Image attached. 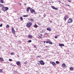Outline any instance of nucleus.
<instances>
[{
	"mask_svg": "<svg viewBox=\"0 0 74 74\" xmlns=\"http://www.w3.org/2000/svg\"><path fill=\"white\" fill-rule=\"evenodd\" d=\"M32 25V23L28 22L26 24V26L27 27H30Z\"/></svg>",
	"mask_w": 74,
	"mask_h": 74,
	"instance_id": "obj_1",
	"label": "nucleus"
},
{
	"mask_svg": "<svg viewBox=\"0 0 74 74\" xmlns=\"http://www.w3.org/2000/svg\"><path fill=\"white\" fill-rule=\"evenodd\" d=\"M73 20L72 18H70L69 19L68 21V23H71L73 22Z\"/></svg>",
	"mask_w": 74,
	"mask_h": 74,
	"instance_id": "obj_2",
	"label": "nucleus"
},
{
	"mask_svg": "<svg viewBox=\"0 0 74 74\" xmlns=\"http://www.w3.org/2000/svg\"><path fill=\"white\" fill-rule=\"evenodd\" d=\"M12 32L13 34H15V31L14 29V28L12 27Z\"/></svg>",
	"mask_w": 74,
	"mask_h": 74,
	"instance_id": "obj_3",
	"label": "nucleus"
},
{
	"mask_svg": "<svg viewBox=\"0 0 74 74\" xmlns=\"http://www.w3.org/2000/svg\"><path fill=\"white\" fill-rule=\"evenodd\" d=\"M30 11L31 13H32V14H33V12L34 13H35V10H34V9L32 8H31L30 9Z\"/></svg>",
	"mask_w": 74,
	"mask_h": 74,
	"instance_id": "obj_4",
	"label": "nucleus"
},
{
	"mask_svg": "<svg viewBox=\"0 0 74 74\" xmlns=\"http://www.w3.org/2000/svg\"><path fill=\"white\" fill-rule=\"evenodd\" d=\"M40 64H41L42 65H44L45 64V63L44 62H43V61L42 60L40 61Z\"/></svg>",
	"mask_w": 74,
	"mask_h": 74,
	"instance_id": "obj_5",
	"label": "nucleus"
},
{
	"mask_svg": "<svg viewBox=\"0 0 74 74\" xmlns=\"http://www.w3.org/2000/svg\"><path fill=\"white\" fill-rule=\"evenodd\" d=\"M69 18V16L67 15L64 17V20L66 21V19H67L68 18Z\"/></svg>",
	"mask_w": 74,
	"mask_h": 74,
	"instance_id": "obj_6",
	"label": "nucleus"
},
{
	"mask_svg": "<svg viewBox=\"0 0 74 74\" xmlns=\"http://www.w3.org/2000/svg\"><path fill=\"white\" fill-rule=\"evenodd\" d=\"M51 8H53V10H58V8H55V7L53 6H51Z\"/></svg>",
	"mask_w": 74,
	"mask_h": 74,
	"instance_id": "obj_7",
	"label": "nucleus"
},
{
	"mask_svg": "<svg viewBox=\"0 0 74 74\" xmlns=\"http://www.w3.org/2000/svg\"><path fill=\"white\" fill-rule=\"evenodd\" d=\"M16 63L17 65H18V66H19V65L21 64V62H20V61L17 62Z\"/></svg>",
	"mask_w": 74,
	"mask_h": 74,
	"instance_id": "obj_8",
	"label": "nucleus"
},
{
	"mask_svg": "<svg viewBox=\"0 0 74 74\" xmlns=\"http://www.w3.org/2000/svg\"><path fill=\"white\" fill-rule=\"evenodd\" d=\"M59 45L60 47H64V45L62 44L59 43Z\"/></svg>",
	"mask_w": 74,
	"mask_h": 74,
	"instance_id": "obj_9",
	"label": "nucleus"
},
{
	"mask_svg": "<svg viewBox=\"0 0 74 74\" xmlns=\"http://www.w3.org/2000/svg\"><path fill=\"white\" fill-rule=\"evenodd\" d=\"M28 38H32V37H33V36H32V35H29L28 36Z\"/></svg>",
	"mask_w": 74,
	"mask_h": 74,
	"instance_id": "obj_10",
	"label": "nucleus"
},
{
	"mask_svg": "<svg viewBox=\"0 0 74 74\" xmlns=\"http://www.w3.org/2000/svg\"><path fill=\"white\" fill-rule=\"evenodd\" d=\"M69 69L71 71H73V70H74V68L72 67H71L69 68Z\"/></svg>",
	"mask_w": 74,
	"mask_h": 74,
	"instance_id": "obj_11",
	"label": "nucleus"
},
{
	"mask_svg": "<svg viewBox=\"0 0 74 74\" xmlns=\"http://www.w3.org/2000/svg\"><path fill=\"white\" fill-rule=\"evenodd\" d=\"M30 7H29L27 8V11L28 12V11H29V10H30Z\"/></svg>",
	"mask_w": 74,
	"mask_h": 74,
	"instance_id": "obj_12",
	"label": "nucleus"
},
{
	"mask_svg": "<svg viewBox=\"0 0 74 74\" xmlns=\"http://www.w3.org/2000/svg\"><path fill=\"white\" fill-rule=\"evenodd\" d=\"M2 9L3 10V11H6V10H5V7H3L2 8Z\"/></svg>",
	"mask_w": 74,
	"mask_h": 74,
	"instance_id": "obj_13",
	"label": "nucleus"
},
{
	"mask_svg": "<svg viewBox=\"0 0 74 74\" xmlns=\"http://www.w3.org/2000/svg\"><path fill=\"white\" fill-rule=\"evenodd\" d=\"M51 64L53 66H55L56 65V63L54 62H51Z\"/></svg>",
	"mask_w": 74,
	"mask_h": 74,
	"instance_id": "obj_14",
	"label": "nucleus"
},
{
	"mask_svg": "<svg viewBox=\"0 0 74 74\" xmlns=\"http://www.w3.org/2000/svg\"><path fill=\"white\" fill-rule=\"evenodd\" d=\"M47 30H48V31H49L50 32L51 31V29L50 28H47Z\"/></svg>",
	"mask_w": 74,
	"mask_h": 74,
	"instance_id": "obj_15",
	"label": "nucleus"
},
{
	"mask_svg": "<svg viewBox=\"0 0 74 74\" xmlns=\"http://www.w3.org/2000/svg\"><path fill=\"white\" fill-rule=\"evenodd\" d=\"M29 20H30V21H31V22H33V21H34V20L32 18H30L29 19Z\"/></svg>",
	"mask_w": 74,
	"mask_h": 74,
	"instance_id": "obj_16",
	"label": "nucleus"
},
{
	"mask_svg": "<svg viewBox=\"0 0 74 74\" xmlns=\"http://www.w3.org/2000/svg\"><path fill=\"white\" fill-rule=\"evenodd\" d=\"M34 27H35V28H37V27H38V25H37L36 24H35L34 25Z\"/></svg>",
	"mask_w": 74,
	"mask_h": 74,
	"instance_id": "obj_17",
	"label": "nucleus"
},
{
	"mask_svg": "<svg viewBox=\"0 0 74 74\" xmlns=\"http://www.w3.org/2000/svg\"><path fill=\"white\" fill-rule=\"evenodd\" d=\"M0 2L2 4H3V3H4V1H3V0H0Z\"/></svg>",
	"mask_w": 74,
	"mask_h": 74,
	"instance_id": "obj_18",
	"label": "nucleus"
},
{
	"mask_svg": "<svg viewBox=\"0 0 74 74\" xmlns=\"http://www.w3.org/2000/svg\"><path fill=\"white\" fill-rule=\"evenodd\" d=\"M3 58H0V61H1V62H3Z\"/></svg>",
	"mask_w": 74,
	"mask_h": 74,
	"instance_id": "obj_19",
	"label": "nucleus"
},
{
	"mask_svg": "<svg viewBox=\"0 0 74 74\" xmlns=\"http://www.w3.org/2000/svg\"><path fill=\"white\" fill-rule=\"evenodd\" d=\"M28 15H24L23 16V17H27V16H28Z\"/></svg>",
	"mask_w": 74,
	"mask_h": 74,
	"instance_id": "obj_20",
	"label": "nucleus"
},
{
	"mask_svg": "<svg viewBox=\"0 0 74 74\" xmlns=\"http://www.w3.org/2000/svg\"><path fill=\"white\" fill-rule=\"evenodd\" d=\"M5 8L6 11H7V10H8V7H5Z\"/></svg>",
	"mask_w": 74,
	"mask_h": 74,
	"instance_id": "obj_21",
	"label": "nucleus"
},
{
	"mask_svg": "<svg viewBox=\"0 0 74 74\" xmlns=\"http://www.w3.org/2000/svg\"><path fill=\"white\" fill-rule=\"evenodd\" d=\"M6 27L7 28H8L10 27V26L9 25H6Z\"/></svg>",
	"mask_w": 74,
	"mask_h": 74,
	"instance_id": "obj_22",
	"label": "nucleus"
},
{
	"mask_svg": "<svg viewBox=\"0 0 74 74\" xmlns=\"http://www.w3.org/2000/svg\"><path fill=\"white\" fill-rule=\"evenodd\" d=\"M62 66H63L64 67H65L66 66V64H62Z\"/></svg>",
	"mask_w": 74,
	"mask_h": 74,
	"instance_id": "obj_23",
	"label": "nucleus"
},
{
	"mask_svg": "<svg viewBox=\"0 0 74 74\" xmlns=\"http://www.w3.org/2000/svg\"><path fill=\"white\" fill-rule=\"evenodd\" d=\"M49 44H52V42L51 41H50L49 42Z\"/></svg>",
	"mask_w": 74,
	"mask_h": 74,
	"instance_id": "obj_24",
	"label": "nucleus"
},
{
	"mask_svg": "<svg viewBox=\"0 0 74 74\" xmlns=\"http://www.w3.org/2000/svg\"><path fill=\"white\" fill-rule=\"evenodd\" d=\"M20 19L21 20V21H23V18L22 17H20Z\"/></svg>",
	"mask_w": 74,
	"mask_h": 74,
	"instance_id": "obj_25",
	"label": "nucleus"
},
{
	"mask_svg": "<svg viewBox=\"0 0 74 74\" xmlns=\"http://www.w3.org/2000/svg\"><path fill=\"white\" fill-rule=\"evenodd\" d=\"M28 42H32V40H29L28 41Z\"/></svg>",
	"mask_w": 74,
	"mask_h": 74,
	"instance_id": "obj_26",
	"label": "nucleus"
},
{
	"mask_svg": "<svg viewBox=\"0 0 74 74\" xmlns=\"http://www.w3.org/2000/svg\"><path fill=\"white\" fill-rule=\"evenodd\" d=\"M56 63L57 64H59V62H58V61H56Z\"/></svg>",
	"mask_w": 74,
	"mask_h": 74,
	"instance_id": "obj_27",
	"label": "nucleus"
},
{
	"mask_svg": "<svg viewBox=\"0 0 74 74\" xmlns=\"http://www.w3.org/2000/svg\"><path fill=\"white\" fill-rule=\"evenodd\" d=\"M27 61H26L25 62H24V64H27Z\"/></svg>",
	"mask_w": 74,
	"mask_h": 74,
	"instance_id": "obj_28",
	"label": "nucleus"
},
{
	"mask_svg": "<svg viewBox=\"0 0 74 74\" xmlns=\"http://www.w3.org/2000/svg\"><path fill=\"white\" fill-rule=\"evenodd\" d=\"M55 38H58V36H55Z\"/></svg>",
	"mask_w": 74,
	"mask_h": 74,
	"instance_id": "obj_29",
	"label": "nucleus"
},
{
	"mask_svg": "<svg viewBox=\"0 0 74 74\" xmlns=\"http://www.w3.org/2000/svg\"><path fill=\"white\" fill-rule=\"evenodd\" d=\"M14 54L13 53H10V55H14Z\"/></svg>",
	"mask_w": 74,
	"mask_h": 74,
	"instance_id": "obj_30",
	"label": "nucleus"
},
{
	"mask_svg": "<svg viewBox=\"0 0 74 74\" xmlns=\"http://www.w3.org/2000/svg\"><path fill=\"white\" fill-rule=\"evenodd\" d=\"M0 7H3V5L0 4Z\"/></svg>",
	"mask_w": 74,
	"mask_h": 74,
	"instance_id": "obj_31",
	"label": "nucleus"
},
{
	"mask_svg": "<svg viewBox=\"0 0 74 74\" xmlns=\"http://www.w3.org/2000/svg\"><path fill=\"white\" fill-rule=\"evenodd\" d=\"M46 43H47V44H48V43H49V41H46Z\"/></svg>",
	"mask_w": 74,
	"mask_h": 74,
	"instance_id": "obj_32",
	"label": "nucleus"
},
{
	"mask_svg": "<svg viewBox=\"0 0 74 74\" xmlns=\"http://www.w3.org/2000/svg\"><path fill=\"white\" fill-rule=\"evenodd\" d=\"M9 61H10V62H11L12 60L11 59H9Z\"/></svg>",
	"mask_w": 74,
	"mask_h": 74,
	"instance_id": "obj_33",
	"label": "nucleus"
},
{
	"mask_svg": "<svg viewBox=\"0 0 74 74\" xmlns=\"http://www.w3.org/2000/svg\"><path fill=\"white\" fill-rule=\"evenodd\" d=\"M2 72H3V71L1 69H0V72L2 73Z\"/></svg>",
	"mask_w": 74,
	"mask_h": 74,
	"instance_id": "obj_34",
	"label": "nucleus"
},
{
	"mask_svg": "<svg viewBox=\"0 0 74 74\" xmlns=\"http://www.w3.org/2000/svg\"><path fill=\"white\" fill-rule=\"evenodd\" d=\"M2 26H3V24H2L0 25V27H2Z\"/></svg>",
	"mask_w": 74,
	"mask_h": 74,
	"instance_id": "obj_35",
	"label": "nucleus"
},
{
	"mask_svg": "<svg viewBox=\"0 0 74 74\" xmlns=\"http://www.w3.org/2000/svg\"><path fill=\"white\" fill-rule=\"evenodd\" d=\"M68 1H69V2H71V1L70 0H68Z\"/></svg>",
	"mask_w": 74,
	"mask_h": 74,
	"instance_id": "obj_36",
	"label": "nucleus"
},
{
	"mask_svg": "<svg viewBox=\"0 0 74 74\" xmlns=\"http://www.w3.org/2000/svg\"><path fill=\"white\" fill-rule=\"evenodd\" d=\"M43 16H44V17H45V16H46V15L45 14H44Z\"/></svg>",
	"mask_w": 74,
	"mask_h": 74,
	"instance_id": "obj_37",
	"label": "nucleus"
},
{
	"mask_svg": "<svg viewBox=\"0 0 74 74\" xmlns=\"http://www.w3.org/2000/svg\"><path fill=\"white\" fill-rule=\"evenodd\" d=\"M58 2H59V3H61V1H58Z\"/></svg>",
	"mask_w": 74,
	"mask_h": 74,
	"instance_id": "obj_38",
	"label": "nucleus"
},
{
	"mask_svg": "<svg viewBox=\"0 0 74 74\" xmlns=\"http://www.w3.org/2000/svg\"><path fill=\"white\" fill-rule=\"evenodd\" d=\"M37 64H39V65H40V63H38H38H37Z\"/></svg>",
	"mask_w": 74,
	"mask_h": 74,
	"instance_id": "obj_39",
	"label": "nucleus"
},
{
	"mask_svg": "<svg viewBox=\"0 0 74 74\" xmlns=\"http://www.w3.org/2000/svg\"><path fill=\"white\" fill-rule=\"evenodd\" d=\"M45 34H48V33H45Z\"/></svg>",
	"mask_w": 74,
	"mask_h": 74,
	"instance_id": "obj_40",
	"label": "nucleus"
},
{
	"mask_svg": "<svg viewBox=\"0 0 74 74\" xmlns=\"http://www.w3.org/2000/svg\"><path fill=\"white\" fill-rule=\"evenodd\" d=\"M27 4V3H24V5H26Z\"/></svg>",
	"mask_w": 74,
	"mask_h": 74,
	"instance_id": "obj_41",
	"label": "nucleus"
},
{
	"mask_svg": "<svg viewBox=\"0 0 74 74\" xmlns=\"http://www.w3.org/2000/svg\"><path fill=\"white\" fill-rule=\"evenodd\" d=\"M39 37H40V38H41L42 37L40 36H39Z\"/></svg>",
	"mask_w": 74,
	"mask_h": 74,
	"instance_id": "obj_42",
	"label": "nucleus"
},
{
	"mask_svg": "<svg viewBox=\"0 0 74 74\" xmlns=\"http://www.w3.org/2000/svg\"><path fill=\"white\" fill-rule=\"evenodd\" d=\"M37 57L38 58H39V57H40V56H37Z\"/></svg>",
	"mask_w": 74,
	"mask_h": 74,
	"instance_id": "obj_43",
	"label": "nucleus"
},
{
	"mask_svg": "<svg viewBox=\"0 0 74 74\" xmlns=\"http://www.w3.org/2000/svg\"><path fill=\"white\" fill-rule=\"evenodd\" d=\"M40 36H42V34H40Z\"/></svg>",
	"mask_w": 74,
	"mask_h": 74,
	"instance_id": "obj_44",
	"label": "nucleus"
},
{
	"mask_svg": "<svg viewBox=\"0 0 74 74\" xmlns=\"http://www.w3.org/2000/svg\"><path fill=\"white\" fill-rule=\"evenodd\" d=\"M50 22H51V23H52V21H50Z\"/></svg>",
	"mask_w": 74,
	"mask_h": 74,
	"instance_id": "obj_45",
	"label": "nucleus"
},
{
	"mask_svg": "<svg viewBox=\"0 0 74 74\" xmlns=\"http://www.w3.org/2000/svg\"><path fill=\"white\" fill-rule=\"evenodd\" d=\"M68 5V6H69V5Z\"/></svg>",
	"mask_w": 74,
	"mask_h": 74,
	"instance_id": "obj_46",
	"label": "nucleus"
},
{
	"mask_svg": "<svg viewBox=\"0 0 74 74\" xmlns=\"http://www.w3.org/2000/svg\"><path fill=\"white\" fill-rule=\"evenodd\" d=\"M52 3H53V2H52Z\"/></svg>",
	"mask_w": 74,
	"mask_h": 74,
	"instance_id": "obj_47",
	"label": "nucleus"
}]
</instances>
